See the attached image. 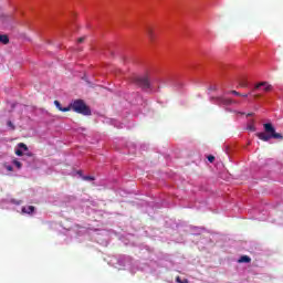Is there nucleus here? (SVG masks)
Returning a JSON list of instances; mask_svg holds the SVG:
<instances>
[{
    "mask_svg": "<svg viewBox=\"0 0 283 283\" xmlns=\"http://www.w3.org/2000/svg\"><path fill=\"white\" fill-rule=\"evenodd\" d=\"M264 132L256 133L259 139L263 142H269L271 138L282 140L283 136L281 133L275 132V127L273 124H263Z\"/></svg>",
    "mask_w": 283,
    "mask_h": 283,
    "instance_id": "f257e3e1",
    "label": "nucleus"
},
{
    "mask_svg": "<svg viewBox=\"0 0 283 283\" xmlns=\"http://www.w3.org/2000/svg\"><path fill=\"white\" fill-rule=\"evenodd\" d=\"M70 111H73L76 114H82L84 116H90L92 114L90 107L85 104L83 99H76L69 104Z\"/></svg>",
    "mask_w": 283,
    "mask_h": 283,
    "instance_id": "f03ea898",
    "label": "nucleus"
},
{
    "mask_svg": "<svg viewBox=\"0 0 283 283\" xmlns=\"http://www.w3.org/2000/svg\"><path fill=\"white\" fill-rule=\"evenodd\" d=\"M135 85L140 87L142 90H149L150 88V81L148 75H142V76H136L134 78Z\"/></svg>",
    "mask_w": 283,
    "mask_h": 283,
    "instance_id": "7ed1b4c3",
    "label": "nucleus"
},
{
    "mask_svg": "<svg viewBox=\"0 0 283 283\" xmlns=\"http://www.w3.org/2000/svg\"><path fill=\"white\" fill-rule=\"evenodd\" d=\"M261 87H263L262 91L264 93H270L273 91V86L269 82H259L258 84L254 85L253 91H259Z\"/></svg>",
    "mask_w": 283,
    "mask_h": 283,
    "instance_id": "20e7f679",
    "label": "nucleus"
},
{
    "mask_svg": "<svg viewBox=\"0 0 283 283\" xmlns=\"http://www.w3.org/2000/svg\"><path fill=\"white\" fill-rule=\"evenodd\" d=\"M146 34L151 43L156 42V33L154 32V29L151 25H148L146 28Z\"/></svg>",
    "mask_w": 283,
    "mask_h": 283,
    "instance_id": "39448f33",
    "label": "nucleus"
},
{
    "mask_svg": "<svg viewBox=\"0 0 283 283\" xmlns=\"http://www.w3.org/2000/svg\"><path fill=\"white\" fill-rule=\"evenodd\" d=\"M34 212H35L34 206L22 207L23 214L32 216Z\"/></svg>",
    "mask_w": 283,
    "mask_h": 283,
    "instance_id": "423d86ee",
    "label": "nucleus"
},
{
    "mask_svg": "<svg viewBox=\"0 0 283 283\" xmlns=\"http://www.w3.org/2000/svg\"><path fill=\"white\" fill-rule=\"evenodd\" d=\"M54 105H55L56 109L60 111V112H62V113H67V112H70V105L66 106V107H63L62 104H61V102H59V101H54Z\"/></svg>",
    "mask_w": 283,
    "mask_h": 283,
    "instance_id": "0eeeda50",
    "label": "nucleus"
},
{
    "mask_svg": "<svg viewBox=\"0 0 283 283\" xmlns=\"http://www.w3.org/2000/svg\"><path fill=\"white\" fill-rule=\"evenodd\" d=\"M0 43L8 45V43H10V39L8 38V35L0 34Z\"/></svg>",
    "mask_w": 283,
    "mask_h": 283,
    "instance_id": "6e6552de",
    "label": "nucleus"
},
{
    "mask_svg": "<svg viewBox=\"0 0 283 283\" xmlns=\"http://www.w3.org/2000/svg\"><path fill=\"white\" fill-rule=\"evenodd\" d=\"M239 263H250L251 262V258L249 255H243L239 259L238 261Z\"/></svg>",
    "mask_w": 283,
    "mask_h": 283,
    "instance_id": "1a4fd4ad",
    "label": "nucleus"
},
{
    "mask_svg": "<svg viewBox=\"0 0 283 283\" xmlns=\"http://www.w3.org/2000/svg\"><path fill=\"white\" fill-rule=\"evenodd\" d=\"M221 103H222L223 105L229 106V105H232V104L235 103V102H233L231 98H221Z\"/></svg>",
    "mask_w": 283,
    "mask_h": 283,
    "instance_id": "9d476101",
    "label": "nucleus"
},
{
    "mask_svg": "<svg viewBox=\"0 0 283 283\" xmlns=\"http://www.w3.org/2000/svg\"><path fill=\"white\" fill-rule=\"evenodd\" d=\"M247 129H248L249 132L255 133L256 127L254 126V124H249V125L247 126Z\"/></svg>",
    "mask_w": 283,
    "mask_h": 283,
    "instance_id": "9b49d317",
    "label": "nucleus"
},
{
    "mask_svg": "<svg viewBox=\"0 0 283 283\" xmlns=\"http://www.w3.org/2000/svg\"><path fill=\"white\" fill-rule=\"evenodd\" d=\"M239 86L242 87V88H248L249 84H248V81L243 80L239 83Z\"/></svg>",
    "mask_w": 283,
    "mask_h": 283,
    "instance_id": "f8f14e48",
    "label": "nucleus"
},
{
    "mask_svg": "<svg viewBox=\"0 0 283 283\" xmlns=\"http://www.w3.org/2000/svg\"><path fill=\"white\" fill-rule=\"evenodd\" d=\"M12 164H13L15 167H18V169H21V168H22V164H21L19 160H17V159H13V160H12Z\"/></svg>",
    "mask_w": 283,
    "mask_h": 283,
    "instance_id": "ddd939ff",
    "label": "nucleus"
},
{
    "mask_svg": "<svg viewBox=\"0 0 283 283\" xmlns=\"http://www.w3.org/2000/svg\"><path fill=\"white\" fill-rule=\"evenodd\" d=\"M83 179L85 181H94L95 180V177L94 176H83Z\"/></svg>",
    "mask_w": 283,
    "mask_h": 283,
    "instance_id": "4468645a",
    "label": "nucleus"
},
{
    "mask_svg": "<svg viewBox=\"0 0 283 283\" xmlns=\"http://www.w3.org/2000/svg\"><path fill=\"white\" fill-rule=\"evenodd\" d=\"M7 126L11 129V130H15V125L12 122H8Z\"/></svg>",
    "mask_w": 283,
    "mask_h": 283,
    "instance_id": "2eb2a0df",
    "label": "nucleus"
},
{
    "mask_svg": "<svg viewBox=\"0 0 283 283\" xmlns=\"http://www.w3.org/2000/svg\"><path fill=\"white\" fill-rule=\"evenodd\" d=\"M176 282H177V283H189L188 280H184V281H182L180 276H177V277H176Z\"/></svg>",
    "mask_w": 283,
    "mask_h": 283,
    "instance_id": "dca6fc26",
    "label": "nucleus"
},
{
    "mask_svg": "<svg viewBox=\"0 0 283 283\" xmlns=\"http://www.w3.org/2000/svg\"><path fill=\"white\" fill-rule=\"evenodd\" d=\"M19 148L23 149L24 151H28V146L23 143L19 144Z\"/></svg>",
    "mask_w": 283,
    "mask_h": 283,
    "instance_id": "f3484780",
    "label": "nucleus"
},
{
    "mask_svg": "<svg viewBox=\"0 0 283 283\" xmlns=\"http://www.w3.org/2000/svg\"><path fill=\"white\" fill-rule=\"evenodd\" d=\"M15 156H23V151L21 149L14 150Z\"/></svg>",
    "mask_w": 283,
    "mask_h": 283,
    "instance_id": "a211bd4d",
    "label": "nucleus"
},
{
    "mask_svg": "<svg viewBox=\"0 0 283 283\" xmlns=\"http://www.w3.org/2000/svg\"><path fill=\"white\" fill-rule=\"evenodd\" d=\"M6 169H7V171L12 172L13 171V166L7 165Z\"/></svg>",
    "mask_w": 283,
    "mask_h": 283,
    "instance_id": "6ab92c4d",
    "label": "nucleus"
},
{
    "mask_svg": "<svg viewBox=\"0 0 283 283\" xmlns=\"http://www.w3.org/2000/svg\"><path fill=\"white\" fill-rule=\"evenodd\" d=\"M230 94H234V95H237V96H242V94L241 93H239V92H237V91H230Z\"/></svg>",
    "mask_w": 283,
    "mask_h": 283,
    "instance_id": "aec40b11",
    "label": "nucleus"
},
{
    "mask_svg": "<svg viewBox=\"0 0 283 283\" xmlns=\"http://www.w3.org/2000/svg\"><path fill=\"white\" fill-rule=\"evenodd\" d=\"M208 161H210L211 164L214 161V157L212 155L207 157Z\"/></svg>",
    "mask_w": 283,
    "mask_h": 283,
    "instance_id": "412c9836",
    "label": "nucleus"
},
{
    "mask_svg": "<svg viewBox=\"0 0 283 283\" xmlns=\"http://www.w3.org/2000/svg\"><path fill=\"white\" fill-rule=\"evenodd\" d=\"M85 41V38H78L77 43H83Z\"/></svg>",
    "mask_w": 283,
    "mask_h": 283,
    "instance_id": "4be33fe9",
    "label": "nucleus"
},
{
    "mask_svg": "<svg viewBox=\"0 0 283 283\" xmlns=\"http://www.w3.org/2000/svg\"><path fill=\"white\" fill-rule=\"evenodd\" d=\"M260 96H261L260 94H255V95H254L255 98H259Z\"/></svg>",
    "mask_w": 283,
    "mask_h": 283,
    "instance_id": "5701e85b",
    "label": "nucleus"
},
{
    "mask_svg": "<svg viewBox=\"0 0 283 283\" xmlns=\"http://www.w3.org/2000/svg\"><path fill=\"white\" fill-rule=\"evenodd\" d=\"M254 114L253 113H248L247 116H253Z\"/></svg>",
    "mask_w": 283,
    "mask_h": 283,
    "instance_id": "b1692460",
    "label": "nucleus"
},
{
    "mask_svg": "<svg viewBox=\"0 0 283 283\" xmlns=\"http://www.w3.org/2000/svg\"><path fill=\"white\" fill-rule=\"evenodd\" d=\"M241 96H243V97H248L249 95H248V94H241Z\"/></svg>",
    "mask_w": 283,
    "mask_h": 283,
    "instance_id": "393cba45",
    "label": "nucleus"
},
{
    "mask_svg": "<svg viewBox=\"0 0 283 283\" xmlns=\"http://www.w3.org/2000/svg\"><path fill=\"white\" fill-rule=\"evenodd\" d=\"M77 174H78L80 176H82V171H77Z\"/></svg>",
    "mask_w": 283,
    "mask_h": 283,
    "instance_id": "a878e982",
    "label": "nucleus"
}]
</instances>
